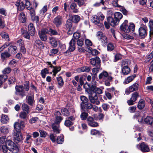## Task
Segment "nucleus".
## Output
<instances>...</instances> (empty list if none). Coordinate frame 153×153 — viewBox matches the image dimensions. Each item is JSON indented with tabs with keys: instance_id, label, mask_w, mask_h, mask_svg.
Masks as SVG:
<instances>
[{
	"instance_id": "1",
	"label": "nucleus",
	"mask_w": 153,
	"mask_h": 153,
	"mask_svg": "<svg viewBox=\"0 0 153 153\" xmlns=\"http://www.w3.org/2000/svg\"><path fill=\"white\" fill-rule=\"evenodd\" d=\"M97 83L95 81H94V84L92 83L91 86L86 83L84 85V88L88 93L89 99L91 103L99 105L100 102L98 100L97 94H101L102 91L100 88L97 87Z\"/></svg>"
},
{
	"instance_id": "2",
	"label": "nucleus",
	"mask_w": 153,
	"mask_h": 153,
	"mask_svg": "<svg viewBox=\"0 0 153 153\" xmlns=\"http://www.w3.org/2000/svg\"><path fill=\"white\" fill-rule=\"evenodd\" d=\"M30 88L29 82L25 81L23 85H16L15 88V94L22 98L25 96V91H28Z\"/></svg>"
},
{
	"instance_id": "3",
	"label": "nucleus",
	"mask_w": 153,
	"mask_h": 153,
	"mask_svg": "<svg viewBox=\"0 0 153 153\" xmlns=\"http://www.w3.org/2000/svg\"><path fill=\"white\" fill-rule=\"evenodd\" d=\"M99 78L100 80L103 81L105 85L107 86L111 85L110 82L113 79V77L109 75L108 73L105 71H103L99 75Z\"/></svg>"
},
{
	"instance_id": "4",
	"label": "nucleus",
	"mask_w": 153,
	"mask_h": 153,
	"mask_svg": "<svg viewBox=\"0 0 153 153\" xmlns=\"http://www.w3.org/2000/svg\"><path fill=\"white\" fill-rule=\"evenodd\" d=\"M128 21L125 20L120 27V30L125 33L133 32L135 29V26L133 23H129L128 25Z\"/></svg>"
},
{
	"instance_id": "5",
	"label": "nucleus",
	"mask_w": 153,
	"mask_h": 153,
	"mask_svg": "<svg viewBox=\"0 0 153 153\" xmlns=\"http://www.w3.org/2000/svg\"><path fill=\"white\" fill-rule=\"evenodd\" d=\"M30 3L29 1H26V8L30 11V13L31 20L33 21H35L37 24L39 20V17L36 16L35 11L34 9L32 7H30Z\"/></svg>"
},
{
	"instance_id": "6",
	"label": "nucleus",
	"mask_w": 153,
	"mask_h": 153,
	"mask_svg": "<svg viewBox=\"0 0 153 153\" xmlns=\"http://www.w3.org/2000/svg\"><path fill=\"white\" fill-rule=\"evenodd\" d=\"M147 27L146 25L143 24L140 25V27L138 30L139 36L140 38L144 39L147 36Z\"/></svg>"
},
{
	"instance_id": "7",
	"label": "nucleus",
	"mask_w": 153,
	"mask_h": 153,
	"mask_svg": "<svg viewBox=\"0 0 153 153\" xmlns=\"http://www.w3.org/2000/svg\"><path fill=\"white\" fill-rule=\"evenodd\" d=\"M91 64L94 67H101V60L97 56L94 58H92L90 60Z\"/></svg>"
},
{
	"instance_id": "8",
	"label": "nucleus",
	"mask_w": 153,
	"mask_h": 153,
	"mask_svg": "<svg viewBox=\"0 0 153 153\" xmlns=\"http://www.w3.org/2000/svg\"><path fill=\"white\" fill-rule=\"evenodd\" d=\"M48 29L45 28L42 29L41 31H39L38 34L39 36L42 41H46L47 39V36L46 34H48Z\"/></svg>"
},
{
	"instance_id": "9",
	"label": "nucleus",
	"mask_w": 153,
	"mask_h": 153,
	"mask_svg": "<svg viewBox=\"0 0 153 153\" xmlns=\"http://www.w3.org/2000/svg\"><path fill=\"white\" fill-rule=\"evenodd\" d=\"M13 138L14 141L16 143L22 142L24 139L21 132H14L13 135Z\"/></svg>"
},
{
	"instance_id": "10",
	"label": "nucleus",
	"mask_w": 153,
	"mask_h": 153,
	"mask_svg": "<svg viewBox=\"0 0 153 153\" xmlns=\"http://www.w3.org/2000/svg\"><path fill=\"white\" fill-rule=\"evenodd\" d=\"M63 22L62 17L61 16L59 15L54 19L53 22L56 26V27L58 28L62 25Z\"/></svg>"
},
{
	"instance_id": "11",
	"label": "nucleus",
	"mask_w": 153,
	"mask_h": 153,
	"mask_svg": "<svg viewBox=\"0 0 153 153\" xmlns=\"http://www.w3.org/2000/svg\"><path fill=\"white\" fill-rule=\"evenodd\" d=\"M137 147L143 152H147L150 151L149 146L144 142L140 144L137 145Z\"/></svg>"
},
{
	"instance_id": "12",
	"label": "nucleus",
	"mask_w": 153,
	"mask_h": 153,
	"mask_svg": "<svg viewBox=\"0 0 153 153\" xmlns=\"http://www.w3.org/2000/svg\"><path fill=\"white\" fill-rule=\"evenodd\" d=\"M139 87V85L138 83L135 82L131 86H129L128 89H126L125 93L127 94H128L131 92L137 91Z\"/></svg>"
},
{
	"instance_id": "13",
	"label": "nucleus",
	"mask_w": 153,
	"mask_h": 153,
	"mask_svg": "<svg viewBox=\"0 0 153 153\" xmlns=\"http://www.w3.org/2000/svg\"><path fill=\"white\" fill-rule=\"evenodd\" d=\"M87 122L88 125L92 127H95L99 126L98 123L95 121L94 119L90 116L87 118Z\"/></svg>"
},
{
	"instance_id": "14",
	"label": "nucleus",
	"mask_w": 153,
	"mask_h": 153,
	"mask_svg": "<svg viewBox=\"0 0 153 153\" xmlns=\"http://www.w3.org/2000/svg\"><path fill=\"white\" fill-rule=\"evenodd\" d=\"M61 114L60 111H57L55 112L54 115L55 117V122L53 123L57 125H59L63 120V118L60 116Z\"/></svg>"
},
{
	"instance_id": "15",
	"label": "nucleus",
	"mask_w": 153,
	"mask_h": 153,
	"mask_svg": "<svg viewBox=\"0 0 153 153\" xmlns=\"http://www.w3.org/2000/svg\"><path fill=\"white\" fill-rule=\"evenodd\" d=\"M107 22L112 26L114 27L117 25L119 22L118 21L111 16H108L107 18Z\"/></svg>"
},
{
	"instance_id": "16",
	"label": "nucleus",
	"mask_w": 153,
	"mask_h": 153,
	"mask_svg": "<svg viewBox=\"0 0 153 153\" xmlns=\"http://www.w3.org/2000/svg\"><path fill=\"white\" fill-rule=\"evenodd\" d=\"M81 109L83 111H86L89 113V110L92 109V104L90 102H88L80 107Z\"/></svg>"
},
{
	"instance_id": "17",
	"label": "nucleus",
	"mask_w": 153,
	"mask_h": 153,
	"mask_svg": "<svg viewBox=\"0 0 153 153\" xmlns=\"http://www.w3.org/2000/svg\"><path fill=\"white\" fill-rule=\"evenodd\" d=\"M76 41L73 39H72L69 42V47L68 49L69 51L68 50L65 53H67V52H72L74 51L76 48Z\"/></svg>"
},
{
	"instance_id": "18",
	"label": "nucleus",
	"mask_w": 153,
	"mask_h": 153,
	"mask_svg": "<svg viewBox=\"0 0 153 153\" xmlns=\"http://www.w3.org/2000/svg\"><path fill=\"white\" fill-rule=\"evenodd\" d=\"M28 30L29 33L31 36H33L36 33V30L33 24L30 23L28 25Z\"/></svg>"
},
{
	"instance_id": "19",
	"label": "nucleus",
	"mask_w": 153,
	"mask_h": 153,
	"mask_svg": "<svg viewBox=\"0 0 153 153\" xmlns=\"http://www.w3.org/2000/svg\"><path fill=\"white\" fill-rule=\"evenodd\" d=\"M26 102L30 106H33L35 102L34 97L33 96H27L26 100Z\"/></svg>"
},
{
	"instance_id": "20",
	"label": "nucleus",
	"mask_w": 153,
	"mask_h": 153,
	"mask_svg": "<svg viewBox=\"0 0 153 153\" xmlns=\"http://www.w3.org/2000/svg\"><path fill=\"white\" fill-rule=\"evenodd\" d=\"M90 68L87 66H85L77 68L76 71L78 73L89 72L90 71Z\"/></svg>"
},
{
	"instance_id": "21",
	"label": "nucleus",
	"mask_w": 153,
	"mask_h": 153,
	"mask_svg": "<svg viewBox=\"0 0 153 153\" xmlns=\"http://www.w3.org/2000/svg\"><path fill=\"white\" fill-rule=\"evenodd\" d=\"M63 27L66 30L71 29L72 27V22L71 20L70 19H68Z\"/></svg>"
},
{
	"instance_id": "22",
	"label": "nucleus",
	"mask_w": 153,
	"mask_h": 153,
	"mask_svg": "<svg viewBox=\"0 0 153 153\" xmlns=\"http://www.w3.org/2000/svg\"><path fill=\"white\" fill-rule=\"evenodd\" d=\"M51 127L53 131L56 134H59L61 130L59 129V125H57L56 124L53 123L52 124Z\"/></svg>"
},
{
	"instance_id": "23",
	"label": "nucleus",
	"mask_w": 153,
	"mask_h": 153,
	"mask_svg": "<svg viewBox=\"0 0 153 153\" xmlns=\"http://www.w3.org/2000/svg\"><path fill=\"white\" fill-rule=\"evenodd\" d=\"M74 1L77 3L79 7L86 6L87 3H86L87 0H74Z\"/></svg>"
},
{
	"instance_id": "24",
	"label": "nucleus",
	"mask_w": 153,
	"mask_h": 153,
	"mask_svg": "<svg viewBox=\"0 0 153 153\" xmlns=\"http://www.w3.org/2000/svg\"><path fill=\"white\" fill-rule=\"evenodd\" d=\"M80 17L78 15H74L72 16L70 19L71 20L72 22L75 23H77L79 22L80 19Z\"/></svg>"
},
{
	"instance_id": "25",
	"label": "nucleus",
	"mask_w": 153,
	"mask_h": 153,
	"mask_svg": "<svg viewBox=\"0 0 153 153\" xmlns=\"http://www.w3.org/2000/svg\"><path fill=\"white\" fill-rule=\"evenodd\" d=\"M145 103L144 100L141 99L138 102L137 107L140 110H141L144 108Z\"/></svg>"
},
{
	"instance_id": "26",
	"label": "nucleus",
	"mask_w": 153,
	"mask_h": 153,
	"mask_svg": "<svg viewBox=\"0 0 153 153\" xmlns=\"http://www.w3.org/2000/svg\"><path fill=\"white\" fill-rule=\"evenodd\" d=\"M136 77L135 74H134L128 77L127 78L125 79L123 82L124 84H127L131 82L134 78Z\"/></svg>"
},
{
	"instance_id": "27",
	"label": "nucleus",
	"mask_w": 153,
	"mask_h": 153,
	"mask_svg": "<svg viewBox=\"0 0 153 153\" xmlns=\"http://www.w3.org/2000/svg\"><path fill=\"white\" fill-rule=\"evenodd\" d=\"M10 137H8L7 138L5 142V145L10 146L11 148L12 147L16 144L11 140H10Z\"/></svg>"
},
{
	"instance_id": "28",
	"label": "nucleus",
	"mask_w": 153,
	"mask_h": 153,
	"mask_svg": "<svg viewBox=\"0 0 153 153\" xmlns=\"http://www.w3.org/2000/svg\"><path fill=\"white\" fill-rule=\"evenodd\" d=\"M130 69L128 67H122L121 73H122L123 75H127L130 73Z\"/></svg>"
},
{
	"instance_id": "29",
	"label": "nucleus",
	"mask_w": 153,
	"mask_h": 153,
	"mask_svg": "<svg viewBox=\"0 0 153 153\" xmlns=\"http://www.w3.org/2000/svg\"><path fill=\"white\" fill-rule=\"evenodd\" d=\"M2 123L6 124L8 122L9 119L8 117L6 115L2 114L0 120Z\"/></svg>"
},
{
	"instance_id": "30",
	"label": "nucleus",
	"mask_w": 153,
	"mask_h": 153,
	"mask_svg": "<svg viewBox=\"0 0 153 153\" xmlns=\"http://www.w3.org/2000/svg\"><path fill=\"white\" fill-rule=\"evenodd\" d=\"M22 108L24 111L27 113L29 114L30 111L29 106L26 104L25 103L23 104L22 105Z\"/></svg>"
},
{
	"instance_id": "31",
	"label": "nucleus",
	"mask_w": 153,
	"mask_h": 153,
	"mask_svg": "<svg viewBox=\"0 0 153 153\" xmlns=\"http://www.w3.org/2000/svg\"><path fill=\"white\" fill-rule=\"evenodd\" d=\"M21 32L22 35L24 38L28 39H30V34L29 33L28 31V32L26 30L22 29H21Z\"/></svg>"
},
{
	"instance_id": "32",
	"label": "nucleus",
	"mask_w": 153,
	"mask_h": 153,
	"mask_svg": "<svg viewBox=\"0 0 153 153\" xmlns=\"http://www.w3.org/2000/svg\"><path fill=\"white\" fill-rule=\"evenodd\" d=\"M145 123L151 126H152L153 123V118L152 117L148 116L144 119Z\"/></svg>"
},
{
	"instance_id": "33",
	"label": "nucleus",
	"mask_w": 153,
	"mask_h": 153,
	"mask_svg": "<svg viewBox=\"0 0 153 153\" xmlns=\"http://www.w3.org/2000/svg\"><path fill=\"white\" fill-rule=\"evenodd\" d=\"M58 85L59 88H61L63 85L64 82L61 76H59L56 78Z\"/></svg>"
},
{
	"instance_id": "34",
	"label": "nucleus",
	"mask_w": 153,
	"mask_h": 153,
	"mask_svg": "<svg viewBox=\"0 0 153 153\" xmlns=\"http://www.w3.org/2000/svg\"><path fill=\"white\" fill-rule=\"evenodd\" d=\"M86 83L89 84L86 82V76H85L82 75L79 78V84L80 85L82 86Z\"/></svg>"
},
{
	"instance_id": "35",
	"label": "nucleus",
	"mask_w": 153,
	"mask_h": 153,
	"mask_svg": "<svg viewBox=\"0 0 153 153\" xmlns=\"http://www.w3.org/2000/svg\"><path fill=\"white\" fill-rule=\"evenodd\" d=\"M70 7L71 9L73 10V13H77L78 12L76 4L75 2L72 3L70 5Z\"/></svg>"
},
{
	"instance_id": "36",
	"label": "nucleus",
	"mask_w": 153,
	"mask_h": 153,
	"mask_svg": "<svg viewBox=\"0 0 153 153\" xmlns=\"http://www.w3.org/2000/svg\"><path fill=\"white\" fill-rule=\"evenodd\" d=\"M8 51L13 54H15L17 52V49L15 46L11 45L8 49Z\"/></svg>"
},
{
	"instance_id": "37",
	"label": "nucleus",
	"mask_w": 153,
	"mask_h": 153,
	"mask_svg": "<svg viewBox=\"0 0 153 153\" xmlns=\"http://www.w3.org/2000/svg\"><path fill=\"white\" fill-rule=\"evenodd\" d=\"M70 109L69 107L63 108L61 110L62 113L64 116H68L70 115Z\"/></svg>"
},
{
	"instance_id": "38",
	"label": "nucleus",
	"mask_w": 153,
	"mask_h": 153,
	"mask_svg": "<svg viewBox=\"0 0 153 153\" xmlns=\"http://www.w3.org/2000/svg\"><path fill=\"white\" fill-rule=\"evenodd\" d=\"M10 56V54L7 51L2 53L1 54V58L3 60L7 58H9Z\"/></svg>"
},
{
	"instance_id": "39",
	"label": "nucleus",
	"mask_w": 153,
	"mask_h": 153,
	"mask_svg": "<svg viewBox=\"0 0 153 153\" xmlns=\"http://www.w3.org/2000/svg\"><path fill=\"white\" fill-rule=\"evenodd\" d=\"M123 15L120 12H117L114 13V18L119 22L120 20L122 18Z\"/></svg>"
},
{
	"instance_id": "40",
	"label": "nucleus",
	"mask_w": 153,
	"mask_h": 153,
	"mask_svg": "<svg viewBox=\"0 0 153 153\" xmlns=\"http://www.w3.org/2000/svg\"><path fill=\"white\" fill-rule=\"evenodd\" d=\"M88 112L86 111H83L81 113L80 115V117L82 120H87L88 115Z\"/></svg>"
},
{
	"instance_id": "41",
	"label": "nucleus",
	"mask_w": 153,
	"mask_h": 153,
	"mask_svg": "<svg viewBox=\"0 0 153 153\" xmlns=\"http://www.w3.org/2000/svg\"><path fill=\"white\" fill-rule=\"evenodd\" d=\"M57 143L62 144L64 141V136L62 134H61L59 136L57 137L56 139Z\"/></svg>"
},
{
	"instance_id": "42",
	"label": "nucleus",
	"mask_w": 153,
	"mask_h": 153,
	"mask_svg": "<svg viewBox=\"0 0 153 153\" xmlns=\"http://www.w3.org/2000/svg\"><path fill=\"white\" fill-rule=\"evenodd\" d=\"M49 40L50 42L53 46L54 47H56L57 46V42L55 38L52 37H50Z\"/></svg>"
},
{
	"instance_id": "43",
	"label": "nucleus",
	"mask_w": 153,
	"mask_h": 153,
	"mask_svg": "<svg viewBox=\"0 0 153 153\" xmlns=\"http://www.w3.org/2000/svg\"><path fill=\"white\" fill-rule=\"evenodd\" d=\"M8 76L6 75H0V87L2 85L3 83L7 79Z\"/></svg>"
},
{
	"instance_id": "44",
	"label": "nucleus",
	"mask_w": 153,
	"mask_h": 153,
	"mask_svg": "<svg viewBox=\"0 0 153 153\" xmlns=\"http://www.w3.org/2000/svg\"><path fill=\"white\" fill-rule=\"evenodd\" d=\"M35 42L36 46H38L39 48L41 49L44 48L45 47L44 45L39 39L36 40L35 41Z\"/></svg>"
},
{
	"instance_id": "45",
	"label": "nucleus",
	"mask_w": 153,
	"mask_h": 153,
	"mask_svg": "<svg viewBox=\"0 0 153 153\" xmlns=\"http://www.w3.org/2000/svg\"><path fill=\"white\" fill-rule=\"evenodd\" d=\"M99 2L97 1L93 5L94 7H97L101 5L104 6L105 3L104 0H99Z\"/></svg>"
},
{
	"instance_id": "46",
	"label": "nucleus",
	"mask_w": 153,
	"mask_h": 153,
	"mask_svg": "<svg viewBox=\"0 0 153 153\" xmlns=\"http://www.w3.org/2000/svg\"><path fill=\"white\" fill-rule=\"evenodd\" d=\"M106 90L108 91L111 92V93L114 92V94L116 96H118L119 92L115 90V88L114 87H112L111 88H108L106 89Z\"/></svg>"
},
{
	"instance_id": "47",
	"label": "nucleus",
	"mask_w": 153,
	"mask_h": 153,
	"mask_svg": "<svg viewBox=\"0 0 153 153\" xmlns=\"http://www.w3.org/2000/svg\"><path fill=\"white\" fill-rule=\"evenodd\" d=\"M130 63V62L128 59H126L121 62V66L122 67H128V65Z\"/></svg>"
},
{
	"instance_id": "48",
	"label": "nucleus",
	"mask_w": 153,
	"mask_h": 153,
	"mask_svg": "<svg viewBox=\"0 0 153 153\" xmlns=\"http://www.w3.org/2000/svg\"><path fill=\"white\" fill-rule=\"evenodd\" d=\"M9 150L12 153H18L19 151L18 147L16 145L10 148Z\"/></svg>"
},
{
	"instance_id": "49",
	"label": "nucleus",
	"mask_w": 153,
	"mask_h": 153,
	"mask_svg": "<svg viewBox=\"0 0 153 153\" xmlns=\"http://www.w3.org/2000/svg\"><path fill=\"white\" fill-rule=\"evenodd\" d=\"M49 73V70L47 68H45L41 70V74L43 78H45L46 76V74Z\"/></svg>"
},
{
	"instance_id": "50",
	"label": "nucleus",
	"mask_w": 153,
	"mask_h": 153,
	"mask_svg": "<svg viewBox=\"0 0 153 153\" xmlns=\"http://www.w3.org/2000/svg\"><path fill=\"white\" fill-rule=\"evenodd\" d=\"M48 30V34L51 35H57L59 34L58 33L56 30L53 29L51 28H49Z\"/></svg>"
},
{
	"instance_id": "51",
	"label": "nucleus",
	"mask_w": 153,
	"mask_h": 153,
	"mask_svg": "<svg viewBox=\"0 0 153 153\" xmlns=\"http://www.w3.org/2000/svg\"><path fill=\"white\" fill-rule=\"evenodd\" d=\"M0 132L6 134L9 132V130L8 128L6 126H1L0 127Z\"/></svg>"
},
{
	"instance_id": "52",
	"label": "nucleus",
	"mask_w": 153,
	"mask_h": 153,
	"mask_svg": "<svg viewBox=\"0 0 153 153\" xmlns=\"http://www.w3.org/2000/svg\"><path fill=\"white\" fill-rule=\"evenodd\" d=\"M16 81V78L14 76H11L8 80V83L10 86L14 84L15 82Z\"/></svg>"
},
{
	"instance_id": "53",
	"label": "nucleus",
	"mask_w": 153,
	"mask_h": 153,
	"mask_svg": "<svg viewBox=\"0 0 153 153\" xmlns=\"http://www.w3.org/2000/svg\"><path fill=\"white\" fill-rule=\"evenodd\" d=\"M80 99L82 102L80 104V107L82 105H84L85 104L88 102V99L86 97L84 96H82L80 97Z\"/></svg>"
},
{
	"instance_id": "54",
	"label": "nucleus",
	"mask_w": 153,
	"mask_h": 153,
	"mask_svg": "<svg viewBox=\"0 0 153 153\" xmlns=\"http://www.w3.org/2000/svg\"><path fill=\"white\" fill-rule=\"evenodd\" d=\"M14 127L16 132H20V129L22 128L20 126L19 123L18 122H16L15 123L14 125Z\"/></svg>"
},
{
	"instance_id": "55",
	"label": "nucleus",
	"mask_w": 153,
	"mask_h": 153,
	"mask_svg": "<svg viewBox=\"0 0 153 153\" xmlns=\"http://www.w3.org/2000/svg\"><path fill=\"white\" fill-rule=\"evenodd\" d=\"M20 17V20L21 22L24 23L26 21L27 18L26 17L25 13L23 12H22L19 14Z\"/></svg>"
},
{
	"instance_id": "56",
	"label": "nucleus",
	"mask_w": 153,
	"mask_h": 153,
	"mask_svg": "<svg viewBox=\"0 0 153 153\" xmlns=\"http://www.w3.org/2000/svg\"><path fill=\"white\" fill-rule=\"evenodd\" d=\"M139 97V93L137 92H135L133 93L131 97V99L133 100L136 101L138 97Z\"/></svg>"
},
{
	"instance_id": "57",
	"label": "nucleus",
	"mask_w": 153,
	"mask_h": 153,
	"mask_svg": "<svg viewBox=\"0 0 153 153\" xmlns=\"http://www.w3.org/2000/svg\"><path fill=\"white\" fill-rule=\"evenodd\" d=\"M32 136L29 134H26V139L24 141V142L27 143L29 144L31 143V141L30 140H32L31 138Z\"/></svg>"
},
{
	"instance_id": "58",
	"label": "nucleus",
	"mask_w": 153,
	"mask_h": 153,
	"mask_svg": "<svg viewBox=\"0 0 153 153\" xmlns=\"http://www.w3.org/2000/svg\"><path fill=\"white\" fill-rule=\"evenodd\" d=\"M91 134L94 135H97L100 136L101 134V133L100 131L95 129H92L91 130Z\"/></svg>"
},
{
	"instance_id": "59",
	"label": "nucleus",
	"mask_w": 153,
	"mask_h": 153,
	"mask_svg": "<svg viewBox=\"0 0 153 153\" xmlns=\"http://www.w3.org/2000/svg\"><path fill=\"white\" fill-rule=\"evenodd\" d=\"M92 20L93 22L97 25H98L99 24H100V21L97 16H94Z\"/></svg>"
},
{
	"instance_id": "60",
	"label": "nucleus",
	"mask_w": 153,
	"mask_h": 153,
	"mask_svg": "<svg viewBox=\"0 0 153 153\" xmlns=\"http://www.w3.org/2000/svg\"><path fill=\"white\" fill-rule=\"evenodd\" d=\"M28 114V113H27L24 111H22L19 114V117L21 119H25L26 118Z\"/></svg>"
},
{
	"instance_id": "61",
	"label": "nucleus",
	"mask_w": 153,
	"mask_h": 153,
	"mask_svg": "<svg viewBox=\"0 0 153 153\" xmlns=\"http://www.w3.org/2000/svg\"><path fill=\"white\" fill-rule=\"evenodd\" d=\"M74 123L73 122L69 120H68L66 119L64 123L65 125L67 127L71 126L74 124Z\"/></svg>"
},
{
	"instance_id": "62",
	"label": "nucleus",
	"mask_w": 153,
	"mask_h": 153,
	"mask_svg": "<svg viewBox=\"0 0 153 153\" xmlns=\"http://www.w3.org/2000/svg\"><path fill=\"white\" fill-rule=\"evenodd\" d=\"M11 71V68L9 67H8L4 68L3 71L2 72L4 74L3 75H7V74H9Z\"/></svg>"
},
{
	"instance_id": "63",
	"label": "nucleus",
	"mask_w": 153,
	"mask_h": 153,
	"mask_svg": "<svg viewBox=\"0 0 153 153\" xmlns=\"http://www.w3.org/2000/svg\"><path fill=\"white\" fill-rule=\"evenodd\" d=\"M1 36L3 39L6 40H8L9 38L8 35L7 33L4 32H2L1 34Z\"/></svg>"
},
{
	"instance_id": "64",
	"label": "nucleus",
	"mask_w": 153,
	"mask_h": 153,
	"mask_svg": "<svg viewBox=\"0 0 153 153\" xmlns=\"http://www.w3.org/2000/svg\"><path fill=\"white\" fill-rule=\"evenodd\" d=\"M39 131L40 134V137H45L46 136L47 133L45 131L42 130H40Z\"/></svg>"
}]
</instances>
